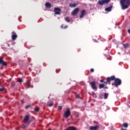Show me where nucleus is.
Masks as SVG:
<instances>
[{"label":"nucleus","instance_id":"nucleus-22","mask_svg":"<svg viewBox=\"0 0 130 130\" xmlns=\"http://www.w3.org/2000/svg\"><path fill=\"white\" fill-rule=\"evenodd\" d=\"M16 86V84L15 83V82L12 81L11 82V87H15Z\"/></svg>","mask_w":130,"mask_h":130},{"label":"nucleus","instance_id":"nucleus-43","mask_svg":"<svg viewBox=\"0 0 130 130\" xmlns=\"http://www.w3.org/2000/svg\"><path fill=\"white\" fill-rule=\"evenodd\" d=\"M48 130H51V128H49V129H48Z\"/></svg>","mask_w":130,"mask_h":130},{"label":"nucleus","instance_id":"nucleus-24","mask_svg":"<svg viewBox=\"0 0 130 130\" xmlns=\"http://www.w3.org/2000/svg\"><path fill=\"white\" fill-rule=\"evenodd\" d=\"M32 106L31 105H28L27 106H25V109H28V108H29V107H31Z\"/></svg>","mask_w":130,"mask_h":130},{"label":"nucleus","instance_id":"nucleus-19","mask_svg":"<svg viewBox=\"0 0 130 130\" xmlns=\"http://www.w3.org/2000/svg\"><path fill=\"white\" fill-rule=\"evenodd\" d=\"M108 98V93L105 92L104 93V99H107Z\"/></svg>","mask_w":130,"mask_h":130},{"label":"nucleus","instance_id":"nucleus-16","mask_svg":"<svg viewBox=\"0 0 130 130\" xmlns=\"http://www.w3.org/2000/svg\"><path fill=\"white\" fill-rule=\"evenodd\" d=\"M66 130H77V128L75 126H70L67 128Z\"/></svg>","mask_w":130,"mask_h":130},{"label":"nucleus","instance_id":"nucleus-8","mask_svg":"<svg viewBox=\"0 0 130 130\" xmlns=\"http://www.w3.org/2000/svg\"><path fill=\"white\" fill-rule=\"evenodd\" d=\"M61 11V9L57 8V7H55L54 9V14L55 15H60V11Z\"/></svg>","mask_w":130,"mask_h":130},{"label":"nucleus","instance_id":"nucleus-2","mask_svg":"<svg viewBox=\"0 0 130 130\" xmlns=\"http://www.w3.org/2000/svg\"><path fill=\"white\" fill-rule=\"evenodd\" d=\"M120 4L122 10H126L130 6V0H120Z\"/></svg>","mask_w":130,"mask_h":130},{"label":"nucleus","instance_id":"nucleus-31","mask_svg":"<svg viewBox=\"0 0 130 130\" xmlns=\"http://www.w3.org/2000/svg\"><path fill=\"white\" fill-rule=\"evenodd\" d=\"M108 83H110V82H107V78L106 79V82H104V84L105 85H107L108 84Z\"/></svg>","mask_w":130,"mask_h":130},{"label":"nucleus","instance_id":"nucleus-25","mask_svg":"<svg viewBox=\"0 0 130 130\" xmlns=\"http://www.w3.org/2000/svg\"><path fill=\"white\" fill-rule=\"evenodd\" d=\"M21 128H23V129H25L26 126L24 125V124H22L21 126Z\"/></svg>","mask_w":130,"mask_h":130},{"label":"nucleus","instance_id":"nucleus-39","mask_svg":"<svg viewBox=\"0 0 130 130\" xmlns=\"http://www.w3.org/2000/svg\"><path fill=\"white\" fill-rule=\"evenodd\" d=\"M100 82H101V83H103L104 82V81H103V80H101Z\"/></svg>","mask_w":130,"mask_h":130},{"label":"nucleus","instance_id":"nucleus-5","mask_svg":"<svg viewBox=\"0 0 130 130\" xmlns=\"http://www.w3.org/2000/svg\"><path fill=\"white\" fill-rule=\"evenodd\" d=\"M110 2V0H100L98 1V4L100 5V6H103L105 4H108Z\"/></svg>","mask_w":130,"mask_h":130},{"label":"nucleus","instance_id":"nucleus-41","mask_svg":"<svg viewBox=\"0 0 130 130\" xmlns=\"http://www.w3.org/2000/svg\"><path fill=\"white\" fill-rule=\"evenodd\" d=\"M76 117H79V114H76Z\"/></svg>","mask_w":130,"mask_h":130},{"label":"nucleus","instance_id":"nucleus-35","mask_svg":"<svg viewBox=\"0 0 130 130\" xmlns=\"http://www.w3.org/2000/svg\"><path fill=\"white\" fill-rule=\"evenodd\" d=\"M68 27H69L68 25H66V26H64V29H67V28H68Z\"/></svg>","mask_w":130,"mask_h":130},{"label":"nucleus","instance_id":"nucleus-29","mask_svg":"<svg viewBox=\"0 0 130 130\" xmlns=\"http://www.w3.org/2000/svg\"><path fill=\"white\" fill-rule=\"evenodd\" d=\"M61 109H62V106H59L58 107V110H61Z\"/></svg>","mask_w":130,"mask_h":130},{"label":"nucleus","instance_id":"nucleus-20","mask_svg":"<svg viewBox=\"0 0 130 130\" xmlns=\"http://www.w3.org/2000/svg\"><path fill=\"white\" fill-rule=\"evenodd\" d=\"M123 45L124 48H128V46H129V45L128 44H123Z\"/></svg>","mask_w":130,"mask_h":130},{"label":"nucleus","instance_id":"nucleus-17","mask_svg":"<svg viewBox=\"0 0 130 130\" xmlns=\"http://www.w3.org/2000/svg\"><path fill=\"white\" fill-rule=\"evenodd\" d=\"M111 9H112V6L107 7L105 10L106 12H111Z\"/></svg>","mask_w":130,"mask_h":130},{"label":"nucleus","instance_id":"nucleus-40","mask_svg":"<svg viewBox=\"0 0 130 130\" xmlns=\"http://www.w3.org/2000/svg\"><path fill=\"white\" fill-rule=\"evenodd\" d=\"M60 27L61 29H62L63 28V25H62Z\"/></svg>","mask_w":130,"mask_h":130},{"label":"nucleus","instance_id":"nucleus-37","mask_svg":"<svg viewBox=\"0 0 130 130\" xmlns=\"http://www.w3.org/2000/svg\"><path fill=\"white\" fill-rule=\"evenodd\" d=\"M127 32L129 33V34H130V29H127Z\"/></svg>","mask_w":130,"mask_h":130},{"label":"nucleus","instance_id":"nucleus-42","mask_svg":"<svg viewBox=\"0 0 130 130\" xmlns=\"http://www.w3.org/2000/svg\"><path fill=\"white\" fill-rule=\"evenodd\" d=\"M21 103H23V102H24V100H22L21 101Z\"/></svg>","mask_w":130,"mask_h":130},{"label":"nucleus","instance_id":"nucleus-27","mask_svg":"<svg viewBox=\"0 0 130 130\" xmlns=\"http://www.w3.org/2000/svg\"><path fill=\"white\" fill-rule=\"evenodd\" d=\"M3 91H5V87L4 86L0 88V91L3 92Z\"/></svg>","mask_w":130,"mask_h":130},{"label":"nucleus","instance_id":"nucleus-6","mask_svg":"<svg viewBox=\"0 0 130 130\" xmlns=\"http://www.w3.org/2000/svg\"><path fill=\"white\" fill-rule=\"evenodd\" d=\"M91 88L92 90H96L97 88L96 87V81H92L89 83Z\"/></svg>","mask_w":130,"mask_h":130},{"label":"nucleus","instance_id":"nucleus-7","mask_svg":"<svg viewBox=\"0 0 130 130\" xmlns=\"http://www.w3.org/2000/svg\"><path fill=\"white\" fill-rule=\"evenodd\" d=\"M2 64V67H7L8 64L5 60H4V58L2 57H0V66Z\"/></svg>","mask_w":130,"mask_h":130},{"label":"nucleus","instance_id":"nucleus-11","mask_svg":"<svg viewBox=\"0 0 130 130\" xmlns=\"http://www.w3.org/2000/svg\"><path fill=\"white\" fill-rule=\"evenodd\" d=\"M12 40H16V39H17V37H18V36L16 34V32H15V31H13L12 32Z\"/></svg>","mask_w":130,"mask_h":130},{"label":"nucleus","instance_id":"nucleus-33","mask_svg":"<svg viewBox=\"0 0 130 130\" xmlns=\"http://www.w3.org/2000/svg\"><path fill=\"white\" fill-rule=\"evenodd\" d=\"M90 72H91V73H94V69H90Z\"/></svg>","mask_w":130,"mask_h":130},{"label":"nucleus","instance_id":"nucleus-10","mask_svg":"<svg viewBox=\"0 0 130 130\" xmlns=\"http://www.w3.org/2000/svg\"><path fill=\"white\" fill-rule=\"evenodd\" d=\"M29 119H30V117H29V115H26L24 118V122L26 124L28 123V121H29Z\"/></svg>","mask_w":130,"mask_h":130},{"label":"nucleus","instance_id":"nucleus-1","mask_svg":"<svg viewBox=\"0 0 130 130\" xmlns=\"http://www.w3.org/2000/svg\"><path fill=\"white\" fill-rule=\"evenodd\" d=\"M107 82H111V81H114L115 86L117 88L118 86L121 85V80L119 78H116L115 76H112L110 77H107Z\"/></svg>","mask_w":130,"mask_h":130},{"label":"nucleus","instance_id":"nucleus-28","mask_svg":"<svg viewBox=\"0 0 130 130\" xmlns=\"http://www.w3.org/2000/svg\"><path fill=\"white\" fill-rule=\"evenodd\" d=\"M34 110L36 112H38V111H39V109L38 108H35Z\"/></svg>","mask_w":130,"mask_h":130},{"label":"nucleus","instance_id":"nucleus-23","mask_svg":"<svg viewBox=\"0 0 130 130\" xmlns=\"http://www.w3.org/2000/svg\"><path fill=\"white\" fill-rule=\"evenodd\" d=\"M92 95L93 97H94V98H97V95H96L95 93L92 92Z\"/></svg>","mask_w":130,"mask_h":130},{"label":"nucleus","instance_id":"nucleus-45","mask_svg":"<svg viewBox=\"0 0 130 130\" xmlns=\"http://www.w3.org/2000/svg\"><path fill=\"white\" fill-rule=\"evenodd\" d=\"M1 80H0V85H1Z\"/></svg>","mask_w":130,"mask_h":130},{"label":"nucleus","instance_id":"nucleus-44","mask_svg":"<svg viewBox=\"0 0 130 130\" xmlns=\"http://www.w3.org/2000/svg\"><path fill=\"white\" fill-rule=\"evenodd\" d=\"M48 99H49V98H50V96H49V97H48Z\"/></svg>","mask_w":130,"mask_h":130},{"label":"nucleus","instance_id":"nucleus-18","mask_svg":"<svg viewBox=\"0 0 130 130\" xmlns=\"http://www.w3.org/2000/svg\"><path fill=\"white\" fill-rule=\"evenodd\" d=\"M99 89H102L104 88V84H100L99 86Z\"/></svg>","mask_w":130,"mask_h":130},{"label":"nucleus","instance_id":"nucleus-9","mask_svg":"<svg viewBox=\"0 0 130 130\" xmlns=\"http://www.w3.org/2000/svg\"><path fill=\"white\" fill-rule=\"evenodd\" d=\"M80 11V9L79 8H75L73 11H72V15L73 16H76L79 13V11Z\"/></svg>","mask_w":130,"mask_h":130},{"label":"nucleus","instance_id":"nucleus-32","mask_svg":"<svg viewBox=\"0 0 130 130\" xmlns=\"http://www.w3.org/2000/svg\"><path fill=\"white\" fill-rule=\"evenodd\" d=\"M26 88H30V84H29V83H27Z\"/></svg>","mask_w":130,"mask_h":130},{"label":"nucleus","instance_id":"nucleus-34","mask_svg":"<svg viewBox=\"0 0 130 130\" xmlns=\"http://www.w3.org/2000/svg\"><path fill=\"white\" fill-rule=\"evenodd\" d=\"M53 104H49L48 105V106H49L50 107H51V106H53Z\"/></svg>","mask_w":130,"mask_h":130},{"label":"nucleus","instance_id":"nucleus-30","mask_svg":"<svg viewBox=\"0 0 130 130\" xmlns=\"http://www.w3.org/2000/svg\"><path fill=\"white\" fill-rule=\"evenodd\" d=\"M99 98L100 99H102V98H103V94H100Z\"/></svg>","mask_w":130,"mask_h":130},{"label":"nucleus","instance_id":"nucleus-21","mask_svg":"<svg viewBox=\"0 0 130 130\" xmlns=\"http://www.w3.org/2000/svg\"><path fill=\"white\" fill-rule=\"evenodd\" d=\"M65 21L68 23H70V18H69V17H66Z\"/></svg>","mask_w":130,"mask_h":130},{"label":"nucleus","instance_id":"nucleus-26","mask_svg":"<svg viewBox=\"0 0 130 130\" xmlns=\"http://www.w3.org/2000/svg\"><path fill=\"white\" fill-rule=\"evenodd\" d=\"M18 83H22L23 82V79H22L21 78H19L18 80Z\"/></svg>","mask_w":130,"mask_h":130},{"label":"nucleus","instance_id":"nucleus-14","mask_svg":"<svg viewBox=\"0 0 130 130\" xmlns=\"http://www.w3.org/2000/svg\"><path fill=\"white\" fill-rule=\"evenodd\" d=\"M45 6L46 7V8H47L48 9H51L52 5H51V4L47 2L45 3Z\"/></svg>","mask_w":130,"mask_h":130},{"label":"nucleus","instance_id":"nucleus-15","mask_svg":"<svg viewBox=\"0 0 130 130\" xmlns=\"http://www.w3.org/2000/svg\"><path fill=\"white\" fill-rule=\"evenodd\" d=\"M128 126V124L126 123H124L122 124L121 129L122 130H125L126 129L125 128H126ZM124 127H125V128H124Z\"/></svg>","mask_w":130,"mask_h":130},{"label":"nucleus","instance_id":"nucleus-38","mask_svg":"<svg viewBox=\"0 0 130 130\" xmlns=\"http://www.w3.org/2000/svg\"><path fill=\"white\" fill-rule=\"evenodd\" d=\"M112 86H115V83L114 82V83H112Z\"/></svg>","mask_w":130,"mask_h":130},{"label":"nucleus","instance_id":"nucleus-12","mask_svg":"<svg viewBox=\"0 0 130 130\" xmlns=\"http://www.w3.org/2000/svg\"><path fill=\"white\" fill-rule=\"evenodd\" d=\"M86 13V10H83L81 11V15L80 16V18L82 19V18H84V16H85V14Z\"/></svg>","mask_w":130,"mask_h":130},{"label":"nucleus","instance_id":"nucleus-3","mask_svg":"<svg viewBox=\"0 0 130 130\" xmlns=\"http://www.w3.org/2000/svg\"><path fill=\"white\" fill-rule=\"evenodd\" d=\"M71 115V110L69 108H67L66 111L64 112L63 116L65 118H69Z\"/></svg>","mask_w":130,"mask_h":130},{"label":"nucleus","instance_id":"nucleus-13","mask_svg":"<svg viewBox=\"0 0 130 130\" xmlns=\"http://www.w3.org/2000/svg\"><path fill=\"white\" fill-rule=\"evenodd\" d=\"M78 6L77 3H70L69 4V7L70 8H76Z\"/></svg>","mask_w":130,"mask_h":130},{"label":"nucleus","instance_id":"nucleus-4","mask_svg":"<svg viewBox=\"0 0 130 130\" xmlns=\"http://www.w3.org/2000/svg\"><path fill=\"white\" fill-rule=\"evenodd\" d=\"M95 123L97 124L95 126H91L89 127L90 130H98L99 129V128L100 127V125L98 123V122H95Z\"/></svg>","mask_w":130,"mask_h":130},{"label":"nucleus","instance_id":"nucleus-36","mask_svg":"<svg viewBox=\"0 0 130 130\" xmlns=\"http://www.w3.org/2000/svg\"><path fill=\"white\" fill-rule=\"evenodd\" d=\"M79 97H80V95L79 94L76 95V98H79Z\"/></svg>","mask_w":130,"mask_h":130}]
</instances>
